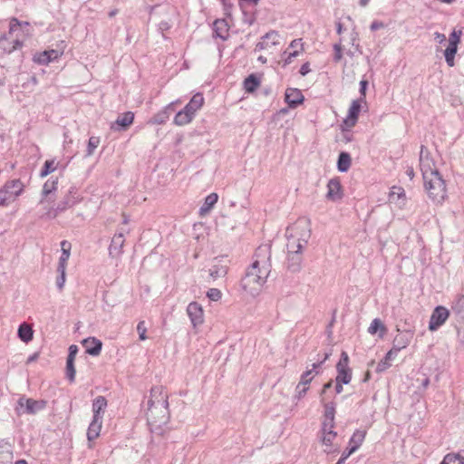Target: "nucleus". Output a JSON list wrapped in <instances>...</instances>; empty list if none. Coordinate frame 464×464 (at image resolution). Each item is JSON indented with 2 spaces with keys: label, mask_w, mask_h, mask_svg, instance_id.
Returning <instances> with one entry per match:
<instances>
[{
  "label": "nucleus",
  "mask_w": 464,
  "mask_h": 464,
  "mask_svg": "<svg viewBox=\"0 0 464 464\" xmlns=\"http://www.w3.org/2000/svg\"><path fill=\"white\" fill-rule=\"evenodd\" d=\"M311 237L310 221L300 218L293 226L287 227V269L293 273L301 270L302 250L306 246Z\"/></svg>",
  "instance_id": "f257e3e1"
},
{
  "label": "nucleus",
  "mask_w": 464,
  "mask_h": 464,
  "mask_svg": "<svg viewBox=\"0 0 464 464\" xmlns=\"http://www.w3.org/2000/svg\"><path fill=\"white\" fill-rule=\"evenodd\" d=\"M256 256V259L247 268L240 283L242 289L252 296L261 292L271 272L269 247L266 246L258 247Z\"/></svg>",
  "instance_id": "f03ea898"
},
{
  "label": "nucleus",
  "mask_w": 464,
  "mask_h": 464,
  "mask_svg": "<svg viewBox=\"0 0 464 464\" xmlns=\"http://www.w3.org/2000/svg\"><path fill=\"white\" fill-rule=\"evenodd\" d=\"M169 405L150 406L147 411V420L151 433L163 435L165 426L169 420Z\"/></svg>",
  "instance_id": "7ed1b4c3"
},
{
  "label": "nucleus",
  "mask_w": 464,
  "mask_h": 464,
  "mask_svg": "<svg viewBox=\"0 0 464 464\" xmlns=\"http://www.w3.org/2000/svg\"><path fill=\"white\" fill-rule=\"evenodd\" d=\"M23 25L29 26V23L20 22L15 17H13L10 20L8 34L0 37V49L7 53H11L15 50L22 48L23 42L18 38L13 39L12 36L13 34L17 30H20Z\"/></svg>",
  "instance_id": "20e7f679"
},
{
  "label": "nucleus",
  "mask_w": 464,
  "mask_h": 464,
  "mask_svg": "<svg viewBox=\"0 0 464 464\" xmlns=\"http://www.w3.org/2000/svg\"><path fill=\"white\" fill-rule=\"evenodd\" d=\"M424 188L429 198L434 202L440 203L446 198V184L440 172L423 179Z\"/></svg>",
  "instance_id": "39448f33"
},
{
  "label": "nucleus",
  "mask_w": 464,
  "mask_h": 464,
  "mask_svg": "<svg viewBox=\"0 0 464 464\" xmlns=\"http://www.w3.org/2000/svg\"><path fill=\"white\" fill-rule=\"evenodd\" d=\"M203 103V95L199 92L194 94L184 109L175 115L174 123L178 126L189 123L193 120L195 113L202 107Z\"/></svg>",
  "instance_id": "423d86ee"
},
{
  "label": "nucleus",
  "mask_w": 464,
  "mask_h": 464,
  "mask_svg": "<svg viewBox=\"0 0 464 464\" xmlns=\"http://www.w3.org/2000/svg\"><path fill=\"white\" fill-rule=\"evenodd\" d=\"M24 183L16 179H12L0 188V207H5L14 202L24 191Z\"/></svg>",
  "instance_id": "0eeeda50"
},
{
  "label": "nucleus",
  "mask_w": 464,
  "mask_h": 464,
  "mask_svg": "<svg viewBox=\"0 0 464 464\" xmlns=\"http://www.w3.org/2000/svg\"><path fill=\"white\" fill-rule=\"evenodd\" d=\"M334 426L322 424L320 430V441L324 447V451L327 454L339 451V447L334 440L337 439V432L334 430Z\"/></svg>",
  "instance_id": "6e6552de"
},
{
  "label": "nucleus",
  "mask_w": 464,
  "mask_h": 464,
  "mask_svg": "<svg viewBox=\"0 0 464 464\" xmlns=\"http://www.w3.org/2000/svg\"><path fill=\"white\" fill-rule=\"evenodd\" d=\"M420 169L422 174V179H428L429 176L439 172L435 160L430 153V151L428 150L427 147L424 145L420 146Z\"/></svg>",
  "instance_id": "1a4fd4ad"
},
{
  "label": "nucleus",
  "mask_w": 464,
  "mask_h": 464,
  "mask_svg": "<svg viewBox=\"0 0 464 464\" xmlns=\"http://www.w3.org/2000/svg\"><path fill=\"white\" fill-rule=\"evenodd\" d=\"M17 413L20 414H35L46 406V402L43 400H34L31 398L21 397L17 401Z\"/></svg>",
  "instance_id": "9d476101"
},
{
  "label": "nucleus",
  "mask_w": 464,
  "mask_h": 464,
  "mask_svg": "<svg viewBox=\"0 0 464 464\" xmlns=\"http://www.w3.org/2000/svg\"><path fill=\"white\" fill-rule=\"evenodd\" d=\"M157 9H160V14L166 15L168 18V20H162L158 25L159 31L163 34L164 31H168L171 27L170 20L171 16L176 14V9L169 4L153 5L150 7V14H152Z\"/></svg>",
  "instance_id": "9b49d317"
},
{
  "label": "nucleus",
  "mask_w": 464,
  "mask_h": 464,
  "mask_svg": "<svg viewBox=\"0 0 464 464\" xmlns=\"http://www.w3.org/2000/svg\"><path fill=\"white\" fill-rule=\"evenodd\" d=\"M450 316V311L441 305L437 306L430 318L429 322V330L430 331H436L439 329L449 318Z\"/></svg>",
  "instance_id": "f8f14e48"
},
{
  "label": "nucleus",
  "mask_w": 464,
  "mask_h": 464,
  "mask_svg": "<svg viewBox=\"0 0 464 464\" xmlns=\"http://www.w3.org/2000/svg\"><path fill=\"white\" fill-rule=\"evenodd\" d=\"M126 231L121 230L116 233L111 238V245L109 246V255L113 258H118L122 254L123 246L125 243V235Z\"/></svg>",
  "instance_id": "ddd939ff"
},
{
  "label": "nucleus",
  "mask_w": 464,
  "mask_h": 464,
  "mask_svg": "<svg viewBox=\"0 0 464 464\" xmlns=\"http://www.w3.org/2000/svg\"><path fill=\"white\" fill-rule=\"evenodd\" d=\"M168 393L164 391L162 386H155L150 389V399L148 401V407L160 406L161 403L169 405Z\"/></svg>",
  "instance_id": "4468645a"
},
{
  "label": "nucleus",
  "mask_w": 464,
  "mask_h": 464,
  "mask_svg": "<svg viewBox=\"0 0 464 464\" xmlns=\"http://www.w3.org/2000/svg\"><path fill=\"white\" fill-rule=\"evenodd\" d=\"M289 49H293L292 52L285 51L282 53L283 66L290 64L293 58L297 57L304 51V43L301 38L293 40L289 44Z\"/></svg>",
  "instance_id": "2eb2a0df"
},
{
  "label": "nucleus",
  "mask_w": 464,
  "mask_h": 464,
  "mask_svg": "<svg viewBox=\"0 0 464 464\" xmlns=\"http://www.w3.org/2000/svg\"><path fill=\"white\" fill-rule=\"evenodd\" d=\"M329 358V354L325 353L323 360L318 361L312 364V368L308 369L304 372L302 373L300 378V385H309L312 380L320 373L322 365L324 362Z\"/></svg>",
  "instance_id": "dca6fc26"
},
{
  "label": "nucleus",
  "mask_w": 464,
  "mask_h": 464,
  "mask_svg": "<svg viewBox=\"0 0 464 464\" xmlns=\"http://www.w3.org/2000/svg\"><path fill=\"white\" fill-rule=\"evenodd\" d=\"M58 180L49 179L45 181L42 190V198L40 204L53 202L55 199L54 192L57 189Z\"/></svg>",
  "instance_id": "f3484780"
},
{
  "label": "nucleus",
  "mask_w": 464,
  "mask_h": 464,
  "mask_svg": "<svg viewBox=\"0 0 464 464\" xmlns=\"http://www.w3.org/2000/svg\"><path fill=\"white\" fill-rule=\"evenodd\" d=\"M279 44V34L276 31L266 33L255 47V52L270 49Z\"/></svg>",
  "instance_id": "a211bd4d"
},
{
  "label": "nucleus",
  "mask_w": 464,
  "mask_h": 464,
  "mask_svg": "<svg viewBox=\"0 0 464 464\" xmlns=\"http://www.w3.org/2000/svg\"><path fill=\"white\" fill-rule=\"evenodd\" d=\"M75 202L76 201L72 199L70 195H68L64 198V199L58 202L55 208H49L48 210L44 215H42V218L45 217L47 218H54L60 212H63L68 208L73 206Z\"/></svg>",
  "instance_id": "6ab92c4d"
},
{
  "label": "nucleus",
  "mask_w": 464,
  "mask_h": 464,
  "mask_svg": "<svg viewBox=\"0 0 464 464\" xmlns=\"http://www.w3.org/2000/svg\"><path fill=\"white\" fill-rule=\"evenodd\" d=\"M285 100L290 108H296L299 104L303 103L304 97L299 89L287 88Z\"/></svg>",
  "instance_id": "aec40b11"
},
{
  "label": "nucleus",
  "mask_w": 464,
  "mask_h": 464,
  "mask_svg": "<svg viewBox=\"0 0 464 464\" xmlns=\"http://www.w3.org/2000/svg\"><path fill=\"white\" fill-rule=\"evenodd\" d=\"M134 114L131 111H127L118 116L117 120L111 124V129L114 130H126L133 122Z\"/></svg>",
  "instance_id": "412c9836"
},
{
  "label": "nucleus",
  "mask_w": 464,
  "mask_h": 464,
  "mask_svg": "<svg viewBox=\"0 0 464 464\" xmlns=\"http://www.w3.org/2000/svg\"><path fill=\"white\" fill-rule=\"evenodd\" d=\"M60 55H61V53L59 51L52 49V50H47V51H44L42 53H35L34 55L33 61L35 63H38L41 65H45L53 61L57 60Z\"/></svg>",
  "instance_id": "4be33fe9"
},
{
  "label": "nucleus",
  "mask_w": 464,
  "mask_h": 464,
  "mask_svg": "<svg viewBox=\"0 0 464 464\" xmlns=\"http://www.w3.org/2000/svg\"><path fill=\"white\" fill-rule=\"evenodd\" d=\"M363 101L358 99V100H353L352 102V104L349 108V111H348V115L346 117V119L344 120V123L348 126V127H353L357 121H358V116H359V113L361 111V103Z\"/></svg>",
  "instance_id": "5701e85b"
},
{
  "label": "nucleus",
  "mask_w": 464,
  "mask_h": 464,
  "mask_svg": "<svg viewBox=\"0 0 464 464\" xmlns=\"http://www.w3.org/2000/svg\"><path fill=\"white\" fill-rule=\"evenodd\" d=\"M327 189L326 197L328 199L335 201L342 198V186L338 179H330L327 184Z\"/></svg>",
  "instance_id": "b1692460"
},
{
  "label": "nucleus",
  "mask_w": 464,
  "mask_h": 464,
  "mask_svg": "<svg viewBox=\"0 0 464 464\" xmlns=\"http://www.w3.org/2000/svg\"><path fill=\"white\" fill-rule=\"evenodd\" d=\"M82 345L88 354L97 356L101 353L102 343L95 337H89L82 341Z\"/></svg>",
  "instance_id": "393cba45"
},
{
  "label": "nucleus",
  "mask_w": 464,
  "mask_h": 464,
  "mask_svg": "<svg viewBox=\"0 0 464 464\" xmlns=\"http://www.w3.org/2000/svg\"><path fill=\"white\" fill-rule=\"evenodd\" d=\"M187 313L191 320L194 326L202 324L203 322V311L200 305L192 302L188 305Z\"/></svg>",
  "instance_id": "a878e982"
},
{
  "label": "nucleus",
  "mask_w": 464,
  "mask_h": 464,
  "mask_svg": "<svg viewBox=\"0 0 464 464\" xmlns=\"http://www.w3.org/2000/svg\"><path fill=\"white\" fill-rule=\"evenodd\" d=\"M227 266L222 264L221 259L215 258L214 264L209 268V276L212 279L224 277L227 274Z\"/></svg>",
  "instance_id": "bb28decb"
},
{
  "label": "nucleus",
  "mask_w": 464,
  "mask_h": 464,
  "mask_svg": "<svg viewBox=\"0 0 464 464\" xmlns=\"http://www.w3.org/2000/svg\"><path fill=\"white\" fill-rule=\"evenodd\" d=\"M62 255L59 258L57 271L66 270V264L70 257L71 243L67 240L61 242Z\"/></svg>",
  "instance_id": "cd10ccee"
},
{
  "label": "nucleus",
  "mask_w": 464,
  "mask_h": 464,
  "mask_svg": "<svg viewBox=\"0 0 464 464\" xmlns=\"http://www.w3.org/2000/svg\"><path fill=\"white\" fill-rule=\"evenodd\" d=\"M411 338L412 334L410 332L400 333L394 337L392 342V347L397 349L398 351H401L410 344Z\"/></svg>",
  "instance_id": "c85d7f7f"
},
{
  "label": "nucleus",
  "mask_w": 464,
  "mask_h": 464,
  "mask_svg": "<svg viewBox=\"0 0 464 464\" xmlns=\"http://www.w3.org/2000/svg\"><path fill=\"white\" fill-rule=\"evenodd\" d=\"M324 398L321 399V402L324 407V420L322 424L334 426L335 404L334 402H325Z\"/></svg>",
  "instance_id": "c756f323"
},
{
  "label": "nucleus",
  "mask_w": 464,
  "mask_h": 464,
  "mask_svg": "<svg viewBox=\"0 0 464 464\" xmlns=\"http://www.w3.org/2000/svg\"><path fill=\"white\" fill-rule=\"evenodd\" d=\"M213 34L215 37L226 40L228 35V25L226 20L218 19L213 24Z\"/></svg>",
  "instance_id": "7c9ffc66"
},
{
  "label": "nucleus",
  "mask_w": 464,
  "mask_h": 464,
  "mask_svg": "<svg viewBox=\"0 0 464 464\" xmlns=\"http://www.w3.org/2000/svg\"><path fill=\"white\" fill-rule=\"evenodd\" d=\"M102 424V419L92 418L87 430V438L92 441L99 437Z\"/></svg>",
  "instance_id": "2f4dec72"
},
{
  "label": "nucleus",
  "mask_w": 464,
  "mask_h": 464,
  "mask_svg": "<svg viewBox=\"0 0 464 464\" xmlns=\"http://www.w3.org/2000/svg\"><path fill=\"white\" fill-rule=\"evenodd\" d=\"M107 407V400L103 396H98L92 402L93 418L102 419L105 408Z\"/></svg>",
  "instance_id": "473e14b6"
},
{
  "label": "nucleus",
  "mask_w": 464,
  "mask_h": 464,
  "mask_svg": "<svg viewBox=\"0 0 464 464\" xmlns=\"http://www.w3.org/2000/svg\"><path fill=\"white\" fill-rule=\"evenodd\" d=\"M218 199V196L217 193H210L208 196H207L203 205L199 208V215L201 217L207 215L217 203Z\"/></svg>",
  "instance_id": "72a5a7b5"
},
{
  "label": "nucleus",
  "mask_w": 464,
  "mask_h": 464,
  "mask_svg": "<svg viewBox=\"0 0 464 464\" xmlns=\"http://www.w3.org/2000/svg\"><path fill=\"white\" fill-rule=\"evenodd\" d=\"M13 459V452L11 446L7 442L0 443V464L11 463Z\"/></svg>",
  "instance_id": "f704fd0d"
},
{
  "label": "nucleus",
  "mask_w": 464,
  "mask_h": 464,
  "mask_svg": "<svg viewBox=\"0 0 464 464\" xmlns=\"http://www.w3.org/2000/svg\"><path fill=\"white\" fill-rule=\"evenodd\" d=\"M352 159L348 152L342 151L338 156L337 169L340 172H346L351 167Z\"/></svg>",
  "instance_id": "c9c22d12"
},
{
  "label": "nucleus",
  "mask_w": 464,
  "mask_h": 464,
  "mask_svg": "<svg viewBox=\"0 0 464 464\" xmlns=\"http://www.w3.org/2000/svg\"><path fill=\"white\" fill-rule=\"evenodd\" d=\"M18 337L24 343H28L33 339L34 331L28 324H22L18 328Z\"/></svg>",
  "instance_id": "e433bc0d"
},
{
  "label": "nucleus",
  "mask_w": 464,
  "mask_h": 464,
  "mask_svg": "<svg viewBox=\"0 0 464 464\" xmlns=\"http://www.w3.org/2000/svg\"><path fill=\"white\" fill-rule=\"evenodd\" d=\"M365 435V430H355L350 439L349 447H355V450H357L363 442Z\"/></svg>",
  "instance_id": "4c0bfd02"
},
{
  "label": "nucleus",
  "mask_w": 464,
  "mask_h": 464,
  "mask_svg": "<svg viewBox=\"0 0 464 464\" xmlns=\"http://www.w3.org/2000/svg\"><path fill=\"white\" fill-rule=\"evenodd\" d=\"M452 313L459 319H464V295L459 296L452 304Z\"/></svg>",
  "instance_id": "58836bf2"
},
{
  "label": "nucleus",
  "mask_w": 464,
  "mask_h": 464,
  "mask_svg": "<svg viewBox=\"0 0 464 464\" xmlns=\"http://www.w3.org/2000/svg\"><path fill=\"white\" fill-rule=\"evenodd\" d=\"M378 331H381L380 333V336L382 337L383 334H385L386 332V327L385 325L382 323V321L378 318H375L372 320V322L371 323L369 328H368V332L371 334H375Z\"/></svg>",
  "instance_id": "ea45409f"
},
{
  "label": "nucleus",
  "mask_w": 464,
  "mask_h": 464,
  "mask_svg": "<svg viewBox=\"0 0 464 464\" xmlns=\"http://www.w3.org/2000/svg\"><path fill=\"white\" fill-rule=\"evenodd\" d=\"M259 80L254 74L249 75L244 81V88L247 92H253L259 85Z\"/></svg>",
  "instance_id": "a19ab883"
},
{
  "label": "nucleus",
  "mask_w": 464,
  "mask_h": 464,
  "mask_svg": "<svg viewBox=\"0 0 464 464\" xmlns=\"http://www.w3.org/2000/svg\"><path fill=\"white\" fill-rule=\"evenodd\" d=\"M440 464H464V457L459 454H447Z\"/></svg>",
  "instance_id": "79ce46f5"
},
{
  "label": "nucleus",
  "mask_w": 464,
  "mask_h": 464,
  "mask_svg": "<svg viewBox=\"0 0 464 464\" xmlns=\"http://www.w3.org/2000/svg\"><path fill=\"white\" fill-rule=\"evenodd\" d=\"M57 163H55L54 160H46L44 164V167L40 172V177L44 178L50 173L53 172L56 169Z\"/></svg>",
  "instance_id": "37998d69"
},
{
  "label": "nucleus",
  "mask_w": 464,
  "mask_h": 464,
  "mask_svg": "<svg viewBox=\"0 0 464 464\" xmlns=\"http://www.w3.org/2000/svg\"><path fill=\"white\" fill-rule=\"evenodd\" d=\"M406 198L405 192L403 188L400 187H393L392 191L390 194V201L394 202L395 200L401 199V203H404V200Z\"/></svg>",
  "instance_id": "c03bdc74"
},
{
  "label": "nucleus",
  "mask_w": 464,
  "mask_h": 464,
  "mask_svg": "<svg viewBox=\"0 0 464 464\" xmlns=\"http://www.w3.org/2000/svg\"><path fill=\"white\" fill-rule=\"evenodd\" d=\"M337 372L339 371H352L349 367V356L345 352H343L341 354L340 361L336 365Z\"/></svg>",
  "instance_id": "a18cd8bd"
},
{
  "label": "nucleus",
  "mask_w": 464,
  "mask_h": 464,
  "mask_svg": "<svg viewBox=\"0 0 464 464\" xmlns=\"http://www.w3.org/2000/svg\"><path fill=\"white\" fill-rule=\"evenodd\" d=\"M169 118V114L163 109L161 110L160 111H159L158 113H156L152 118L151 120L150 121V122L153 123V124H162L164 122H166V121Z\"/></svg>",
  "instance_id": "49530a36"
},
{
  "label": "nucleus",
  "mask_w": 464,
  "mask_h": 464,
  "mask_svg": "<svg viewBox=\"0 0 464 464\" xmlns=\"http://www.w3.org/2000/svg\"><path fill=\"white\" fill-rule=\"evenodd\" d=\"M100 144L99 137H91L88 140L86 157L92 156Z\"/></svg>",
  "instance_id": "de8ad7c7"
},
{
  "label": "nucleus",
  "mask_w": 464,
  "mask_h": 464,
  "mask_svg": "<svg viewBox=\"0 0 464 464\" xmlns=\"http://www.w3.org/2000/svg\"><path fill=\"white\" fill-rule=\"evenodd\" d=\"M352 380V371H339L337 372V376L335 381H339V382H343V384L350 383Z\"/></svg>",
  "instance_id": "09e8293b"
},
{
  "label": "nucleus",
  "mask_w": 464,
  "mask_h": 464,
  "mask_svg": "<svg viewBox=\"0 0 464 464\" xmlns=\"http://www.w3.org/2000/svg\"><path fill=\"white\" fill-rule=\"evenodd\" d=\"M75 373L74 361L66 360V376L71 382H74Z\"/></svg>",
  "instance_id": "8fccbe9b"
},
{
  "label": "nucleus",
  "mask_w": 464,
  "mask_h": 464,
  "mask_svg": "<svg viewBox=\"0 0 464 464\" xmlns=\"http://www.w3.org/2000/svg\"><path fill=\"white\" fill-rule=\"evenodd\" d=\"M461 35H462L461 31L454 30L450 35L449 45L458 47V44L460 42Z\"/></svg>",
  "instance_id": "3c124183"
},
{
  "label": "nucleus",
  "mask_w": 464,
  "mask_h": 464,
  "mask_svg": "<svg viewBox=\"0 0 464 464\" xmlns=\"http://www.w3.org/2000/svg\"><path fill=\"white\" fill-rule=\"evenodd\" d=\"M207 296L212 301H218L221 298L222 294L218 288H210L207 292Z\"/></svg>",
  "instance_id": "603ef678"
},
{
  "label": "nucleus",
  "mask_w": 464,
  "mask_h": 464,
  "mask_svg": "<svg viewBox=\"0 0 464 464\" xmlns=\"http://www.w3.org/2000/svg\"><path fill=\"white\" fill-rule=\"evenodd\" d=\"M334 62L338 63L343 58V49H342L341 43H337V44H334Z\"/></svg>",
  "instance_id": "864d4df0"
},
{
  "label": "nucleus",
  "mask_w": 464,
  "mask_h": 464,
  "mask_svg": "<svg viewBox=\"0 0 464 464\" xmlns=\"http://www.w3.org/2000/svg\"><path fill=\"white\" fill-rule=\"evenodd\" d=\"M137 332L139 334V338L141 341L146 340L148 337L146 335L147 328L145 326L144 321H140L137 325Z\"/></svg>",
  "instance_id": "5fc2aeb1"
},
{
  "label": "nucleus",
  "mask_w": 464,
  "mask_h": 464,
  "mask_svg": "<svg viewBox=\"0 0 464 464\" xmlns=\"http://www.w3.org/2000/svg\"><path fill=\"white\" fill-rule=\"evenodd\" d=\"M355 447H349L343 452L342 453V456L340 459L338 460L337 464H342L345 461V459L351 456L353 452H355Z\"/></svg>",
  "instance_id": "6e6d98bb"
},
{
  "label": "nucleus",
  "mask_w": 464,
  "mask_h": 464,
  "mask_svg": "<svg viewBox=\"0 0 464 464\" xmlns=\"http://www.w3.org/2000/svg\"><path fill=\"white\" fill-rule=\"evenodd\" d=\"M309 389L308 385H300V382L296 385L295 392H296V398L299 400L303 398L305 393L307 392Z\"/></svg>",
  "instance_id": "4d7b16f0"
},
{
  "label": "nucleus",
  "mask_w": 464,
  "mask_h": 464,
  "mask_svg": "<svg viewBox=\"0 0 464 464\" xmlns=\"http://www.w3.org/2000/svg\"><path fill=\"white\" fill-rule=\"evenodd\" d=\"M59 273V276L56 279V285L59 290H62L64 286L65 283V270L57 271Z\"/></svg>",
  "instance_id": "13d9d810"
},
{
  "label": "nucleus",
  "mask_w": 464,
  "mask_h": 464,
  "mask_svg": "<svg viewBox=\"0 0 464 464\" xmlns=\"http://www.w3.org/2000/svg\"><path fill=\"white\" fill-rule=\"evenodd\" d=\"M78 353V347L75 344H72L69 347V353L67 356L68 361H74Z\"/></svg>",
  "instance_id": "bf43d9fd"
},
{
  "label": "nucleus",
  "mask_w": 464,
  "mask_h": 464,
  "mask_svg": "<svg viewBox=\"0 0 464 464\" xmlns=\"http://www.w3.org/2000/svg\"><path fill=\"white\" fill-rule=\"evenodd\" d=\"M367 86H368V82L366 80H362L360 82V94H361L360 100L364 101V102H365Z\"/></svg>",
  "instance_id": "052dcab7"
},
{
  "label": "nucleus",
  "mask_w": 464,
  "mask_h": 464,
  "mask_svg": "<svg viewBox=\"0 0 464 464\" xmlns=\"http://www.w3.org/2000/svg\"><path fill=\"white\" fill-rule=\"evenodd\" d=\"M391 362L390 361H386V357H384L383 360H382L378 364H377V367H376V371L377 372H383L385 371L386 369H388L390 366H391Z\"/></svg>",
  "instance_id": "680f3d73"
},
{
  "label": "nucleus",
  "mask_w": 464,
  "mask_h": 464,
  "mask_svg": "<svg viewBox=\"0 0 464 464\" xmlns=\"http://www.w3.org/2000/svg\"><path fill=\"white\" fill-rule=\"evenodd\" d=\"M457 50H458V47H454V46H451V45H448V47L446 48V50L444 51V56L445 58H448V57H455V54L457 53Z\"/></svg>",
  "instance_id": "e2e57ef3"
},
{
  "label": "nucleus",
  "mask_w": 464,
  "mask_h": 464,
  "mask_svg": "<svg viewBox=\"0 0 464 464\" xmlns=\"http://www.w3.org/2000/svg\"><path fill=\"white\" fill-rule=\"evenodd\" d=\"M399 352L400 351H398L397 349L392 347V349L385 355L386 361L392 362L398 355Z\"/></svg>",
  "instance_id": "0e129e2a"
},
{
  "label": "nucleus",
  "mask_w": 464,
  "mask_h": 464,
  "mask_svg": "<svg viewBox=\"0 0 464 464\" xmlns=\"http://www.w3.org/2000/svg\"><path fill=\"white\" fill-rule=\"evenodd\" d=\"M179 103V101L172 102L169 105H167L164 110L170 115L175 111V106Z\"/></svg>",
  "instance_id": "69168bd1"
},
{
  "label": "nucleus",
  "mask_w": 464,
  "mask_h": 464,
  "mask_svg": "<svg viewBox=\"0 0 464 464\" xmlns=\"http://www.w3.org/2000/svg\"><path fill=\"white\" fill-rule=\"evenodd\" d=\"M333 382H334V381H333V380H330L328 382H326L325 384H324L323 389H322V392H321V394H320L321 399H322V398H324V395L325 394L326 391H327L328 389H331V388H332V386H333Z\"/></svg>",
  "instance_id": "338daca9"
},
{
  "label": "nucleus",
  "mask_w": 464,
  "mask_h": 464,
  "mask_svg": "<svg viewBox=\"0 0 464 464\" xmlns=\"http://www.w3.org/2000/svg\"><path fill=\"white\" fill-rule=\"evenodd\" d=\"M310 71H311V70H310V65H309V63H304V64L301 66L299 72H300V74H301V75L304 76V75H306Z\"/></svg>",
  "instance_id": "774afa93"
}]
</instances>
